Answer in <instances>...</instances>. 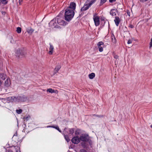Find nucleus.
<instances>
[{"label":"nucleus","instance_id":"f257e3e1","mask_svg":"<svg viewBox=\"0 0 152 152\" xmlns=\"http://www.w3.org/2000/svg\"><path fill=\"white\" fill-rule=\"evenodd\" d=\"M9 99L12 102H24L28 100L27 96L25 95H21L18 96H11L9 97Z\"/></svg>","mask_w":152,"mask_h":152},{"label":"nucleus","instance_id":"f03ea898","mask_svg":"<svg viewBox=\"0 0 152 152\" xmlns=\"http://www.w3.org/2000/svg\"><path fill=\"white\" fill-rule=\"evenodd\" d=\"M75 15L74 11L70 8H67L65 10L64 18L67 21H70L73 17Z\"/></svg>","mask_w":152,"mask_h":152},{"label":"nucleus","instance_id":"7ed1b4c3","mask_svg":"<svg viewBox=\"0 0 152 152\" xmlns=\"http://www.w3.org/2000/svg\"><path fill=\"white\" fill-rule=\"evenodd\" d=\"M56 19L57 21V23L60 25L65 26L66 25V22L63 20V16L61 12L56 17Z\"/></svg>","mask_w":152,"mask_h":152},{"label":"nucleus","instance_id":"20e7f679","mask_svg":"<svg viewBox=\"0 0 152 152\" xmlns=\"http://www.w3.org/2000/svg\"><path fill=\"white\" fill-rule=\"evenodd\" d=\"M93 20L95 26H99L100 24L99 17L97 16L96 14H94L93 16Z\"/></svg>","mask_w":152,"mask_h":152},{"label":"nucleus","instance_id":"39448f33","mask_svg":"<svg viewBox=\"0 0 152 152\" xmlns=\"http://www.w3.org/2000/svg\"><path fill=\"white\" fill-rule=\"evenodd\" d=\"M56 20V18L51 20L49 24V27L52 28H58L59 26L57 25Z\"/></svg>","mask_w":152,"mask_h":152},{"label":"nucleus","instance_id":"423d86ee","mask_svg":"<svg viewBox=\"0 0 152 152\" xmlns=\"http://www.w3.org/2000/svg\"><path fill=\"white\" fill-rule=\"evenodd\" d=\"M11 82L9 78H7L5 81L4 83V88L6 89H8L10 87Z\"/></svg>","mask_w":152,"mask_h":152},{"label":"nucleus","instance_id":"0eeeda50","mask_svg":"<svg viewBox=\"0 0 152 152\" xmlns=\"http://www.w3.org/2000/svg\"><path fill=\"white\" fill-rule=\"evenodd\" d=\"M90 7L88 4V3L86 2L85 3L83 7L81 9L80 11L82 12H83L88 10ZM83 15L82 12L80 14V15Z\"/></svg>","mask_w":152,"mask_h":152},{"label":"nucleus","instance_id":"6e6552de","mask_svg":"<svg viewBox=\"0 0 152 152\" xmlns=\"http://www.w3.org/2000/svg\"><path fill=\"white\" fill-rule=\"evenodd\" d=\"M16 54L19 57H22L25 55V53L20 49H18L16 52Z\"/></svg>","mask_w":152,"mask_h":152},{"label":"nucleus","instance_id":"1a4fd4ad","mask_svg":"<svg viewBox=\"0 0 152 152\" xmlns=\"http://www.w3.org/2000/svg\"><path fill=\"white\" fill-rule=\"evenodd\" d=\"M71 141L72 143L75 144H77L80 141V138L78 136H76L75 137H74L72 139Z\"/></svg>","mask_w":152,"mask_h":152},{"label":"nucleus","instance_id":"9d476101","mask_svg":"<svg viewBox=\"0 0 152 152\" xmlns=\"http://www.w3.org/2000/svg\"><path fill=\"white\" fill-rule=\"evenodd\" d=\"M80 140L83 141H87L88 140V135L85 134H82L79 138Z\"/></svg>","mask_w":152,"mask_h":152},{"label":"nucleus","instance_id":"9b49d317","mask_svg":"<svg viewBox=\"0 0 152 152\" xmlns=\"http://www.w3.org/2000/svg\"><path fill=\"white\" fill-rule=\"evenodd\" d=\"M104 46V43L102 42H99L97 44V46L99 49V50L100 52L103 51V46Z\"/></svg>","mask_w":152,"mask_h":152},{"label":"nucleus","instance_id":"f8f14e48","mask_svg":"<svg viewBox=\"0 0 152 152\" xmlns=\"http://www.w3.org/2000/svg\"><path fill=\"white\" fill-rule=\"evenodd\" d=\"M49 45H50V47L49 49L48 53L49 54L51 55H52L53 53L54 50V47L51 43H50Z\"/></svg>","mask_w":152,"mask_h":152},{"label":"nucleus","instance_id":"ddd939ff","mask_svg":"<svg viewBox=\"0 0 152 152\" xmlns=\"http://www.w3.org/2000/svg\"><path fill=\"white\" fill-rule=\"evenodd\" d=\"M76 4L74 2H72L70 3L69 7L68 8H70V9L72 10H73V11H74L76 8Z\"/></svg>","mask_w":152,"mask_h":152},{"label":"nucleus","instance_id":"4468645a","mask_svg":"<svg viewBox=\"0 0 152 152\" xmlns=\"http://www.w3.org/2000/svg\"><path fill=\"white\" fill-rule=\"evenodd\" d=\"M117 10L115 9H112L110 12V14L113 16H115L116 15Z\"/></svg>","mask_w":152,"mask_h":152},{"label":"nucleus","instance_id":"2eb2a0df","mask_svg":"<svg viewBox=\"0 0 152 152\" xmlns=\"http://www.w3.org/2000/svg\"><path fill=\"white\" fill-rule=\"evenodd\" d=\"M7 76L6 74L3 73H0V79L3 80H5Z\"/></svg>","mask_w":152,"mask_h":152},{"label":"nucleus","instance_id":"dca6fc26","mask_svg":"<svg viewBox=\"0 0 152 152\" xmlns=\"http://www.w3.org/2000/svg\"><path fill=\"white\" fill-rule=\"evenodd\" d=\"M115 24L117 26L118 25V24L120 22V19L118 17L116 16L115 19L114 20Z\"/></svg>","mask_w":152,"mask_h":152},{"label":"nucleus","instance_id":"f3484780","mask_svg":"<svg viewBox=\"0 0 152 152\" xmlns=\"http://www.w3.org/2000/svg\"><path fill=\"white\" fill-rule=\"evenodd\" d=\"M66 132L69 134H73L74 132V129H67Z\"/></svg>","mask_w":152,"mask_h":152},{"label":"nucleus","instance_id":"a211bd4d","mask_svg":"<svg viewBox=\"0 0 152 152\" xmlns=\"http://www.w3.org/2000/svg\"><path fill=\"white\" fill-rule=\"evenodd\" d=\"M61 68V66L60 65H57L54 70V72L55 73H57L59 70Z\"/></svg>","mask_w":152,"mask_h":152},{"label":"nucleus","instance_id":"6ab92c4d","mask_svg":"<svg viewBox=\"0 0 152 152\" xmlns=\"http://www.w3.org/2000/svg\"><path fill=\"white\" fill-rule=\"evenodd\" d=\"M11 149L9 150L8 152H14L15 150H16L17 148L19 149V148L17 146H12L11 147Z\"/></svg>","mask_w":152,"mask_h":152},{"label":"nucleus","instance_id":"aec40b11","mask_svg":"<svg viewBox=\"0 0 152 152\" xmlns=\"http://www.w3.org/2000/svg\"><path fill=\"white\" fill-rule=\"evenodd\" d=\"M111 37L113 42L114 43H116V39L113 34H112Z\"/></svg>","mask_w":152,"mask_h":152},{"label":"nucleus","instance_id":"412c9836","mask_svg":"<svg viewBox=\"0 0 152 152\" xmlns=\"http://www.w3.org/2000/svg\"><path fill=\"white\" fill-rule=\"evenodd\" d=\"M26 31L28 34H31L33 32L34 30L30 28L27 29Z\"/></svg>","mask_w":152,"mask_h":152},{"label":"nucleus","instance_id":"4be33fe9","mask_svg":"<svg viewBox=\"0 0 152 152\" xmlns=\"http://www.w3.org/2000/svg\"><path fill=\"white\" fill-rule=\"evenodd\" d=\"M47 92L52 94L56 93L55 90L50 88L47 89Z\"/></svg>","mask_w":152,"mask_h":152},{"label":"nucleus","instance_id":"5701e85b","mask_svg":"<svg viewBox=\"0 0 152 152\" xmlns=\"http://www.w3.org/2000/svg\"><path fill=\"white\" fill-rule=\"evenodd\" d=\"M88 76L90 79H93L95 76V74L94 73H92L89 75Z\"/></svg>","mask_w":152,"mask_h":152},{"label":"nucleus","instance_id":"b1692460","mask_svg":"<svg viewBox=\"0 0 152 152\" xmlns=\"http://www.w3.org/2000/svg\"><path fill=\"white\" fill-rule=\"evenodd\" d=\"M96 0H91L88 4L89 6L91 7L92 4H94L96 1Z\"/></svg>","mask_w":152,"mask_h":152},{"label":"nucleus","instance_id":"393cba45","mask_svg":"<svg viewBox=\"0 0 152 152\" xmlns=\"http://www.w3.org/2000/svg\"><path fill=\"white\" fill-rule=\"evenodd\" d=\"M30 116L28 115L27 116H25L23 118V119L24 120V121H25V120L27 121L29 120L30 119Z\"/></svg>","mask_w":152,"mask_h":152},{"label":"nucleus","instance_id":"a878e982","mask_svg":"<svg viewBox=\"0 0 152 152\" xmlns=\"http://www.w3.org/2000/svg\"><path fill=\"white\" fill-rule=\"evenodd\" d=\"M64 137L66 140L67 141V142H68L70 141V139L69 138V137L67 135H64Z\"/></svg>","mask_w":152,"mask_h":152},{"label":"nucleus","instance_id":"bb28decb","mask_svg":"<svg viewBox=\"0 0 152 152\" xmlns=\"http://www.w3.org/2000/svg\"><path fill=\"white\" fill-rule=\"evenodd\" d=\"M17 31L18 33H20L21 31V28L19 27H18L17 28Z\"/></svg>","mask_w":152,"mask_h":152},{"label":"nucleus","instance_id":"cd10ccee","mask_svg":"<svg viewBox=\"0 0 152 152\" xmlns=\"http://www.w3.org/2000/svg\"><path fill=\"white\" fill-rule=\"evenodd\" d=\"M16 112L18 114H20L22 113V110L21 109H20L19 110H16Z\"/></svg>","mask_w":152,"mask_h":152},{"label":"nucleus","instance_id":"c85d7f7f","mask_svg":"<svg viewBox=\"0 0 152 152\" xmlns=\"http://www.w3.org/2000/svg\"><path fill=\"white\" fill-rule=\"evenodd\" d=\"M53 128H55V129L57 130L59 132H60L61 133L62 132L61 131L60 129L59 128L58 126H54V127H53Z\"/></svg>","mask_w":152,"mask_h":152},{"label":"nucleus","instance_id":"c756f323","mask_svg":"<svg viewBox=\"0 0 152 152\" xmlns=\"http://www.w3.org/2000/svg\"><path fill=\"white\" fill-rule=\"evenodd\" d=\"M107 1V0H101L100 5L101 6L105 3Z\"/></svg>","mask_w":152,"mask_h":152},{"label":"nucleus","instance_id":"7c9ffc66","mask_svg":"<svg viewBox=\"0 0 152 152\" xmlns=\"http://www.w3.org/2000/svg\"><path fill=\"white\" fill-rule=\"evenodd\" d=\"M80 133V130L79 129H77L75 132V134L76 135H79Z\"/></svg>","mask_w":152,"mask_h":152},{"label":"nucleus","instance_id":"2f4dec72","mask_svg":"<svg viewBox=\"0 0 152 152\" xmlns=\"http://www.w3.org/2000/svg\"><path fill=\"white\" fill-rule=\"evenodd\" d=\"M129 27H130L131 28H134V26L132 25V24H129Z\"/></svg>","mask_w":152,"mask_h":152},{"label":"nucleus","instance_id":"473e14b6","mask_svg":"<svg viewBox=\"0 0 152 152\" xmlns=\"http://www.w3.org/2000/svg\"><path fill=\"white\" fill-rule=\"evenodd\" d=\"M80 152H87V151L85 149H82L80 150Z\"/></svg>","mask_w":152,"mask_h":152},{"label":"nucleus","instance_id":"72a5a7b5","mask_svg":"<svg viewBox=\"0 0 152 152\" xmlns=\"http://www.w3.org/2000/svg\"><path fill=\"white\" fill-rule=\"evenodd\" d=\"M132 43V41L130 40H129L127 42L128 44H130Z\"/></svg>","mask_w":152,"mask_h":152},{"label":"nucleus","instance_id":"f704fd0d","mask_svg":"<svg viewBox=\"0 0 152 152\" xmlns=\"http://www.w3.org/2000/svg\"><path fill=\"white\" fill-rule=\"evenodd\" d=\"M116 0H109V1L110 3H112L113 2H115Z\"/></svg>","mask_w":152,"mask_h":152},{"label":"nucleus","instance_id":"c9c22d12","mask_svg":"<svg viewBox=\"0 0 152 152\" xmlns=\"http://www.w3.org/2000/svg\"><path fill=\"white\" fill-rule=\"evenodd\" d=\"M114 58H115V59H117L118 58V56H117V55H115L114 56Z\"/></svg>","mask_w":152,"mask_h":152},{"label":"nucleus","instance_id":"e433bc0d","mask_svg":"<svg viewBox=\"0 0 152 152\" xmlns=\"http://www.w3.org/2000/svg\"><path fill=\"white\" fill-rule=\"evenodd\" d=\"M148 0H139V1H140V2H145L146 1H147Z\"/></svg>","mask_w":152,"mask_h":152},{"label":"nucleus","instance_id":"4c0bfd02","mask_svg":"<svg viewBox=\"0 0 152 152\" xmlns=\"http://www.w3.org/2000/svg\"><path fill=\"white\" fill-rule=\"evenodd\" d=\"M47 128H49V127H51V128H53L54 127V126H47Z\"/></svg>","mask_w":152,"mask_h":152},{"label":"nucleus","instance_id":"58836bf2","mask_svg":"<svg viewBox=\"0 0 152 152\" xmlns=\"http://www.w3.org/2000/svg\"><path fill=\"white\" fill-rule=\"evenodd\" d=\"M150 48H151L152 47V43L151 42H150Z\"/></svg>","mask_w":152,"mask_h":152},{"label":"nucleus","instance_id":"ea45409f","mask_svg":"<svg viewBox=\"0 0 152 152\" xmlns=\"http://www.w3.org/2000/svg\"><path fill=\"white\" fill-rule=\"evenodd\" d=\"M15 152H20V150H18V149Z\"/></svg>","mask_w":152,"mask_h":152},{"label":"nucleus","instance_id":"a19ab883","mask_svg":"<svg viewBox=\"0 0 152 152\" xmlns=\"http://www.w3.org/2000/svg\"><path fill=\"white\" fill-rule=\"evenodd\" d=\"M3 3H4V2H3ZM7 1H5V2L4 3V4H7Z\"/></svg>","mask_w":152,"mask_h":152},{"label":"nucleus","instance_id":"79ce46f5","mask_svg":"<svg viewBox=\"0 0 152 152\" xmlns=\"http://www.w3.org/2000/svg\"><path fill=\"white\" fill-rule=\"evenodd\" d=\"M1 81L0 80V86H1Z\"/></svg>","mask_w":152,"mask_h":152},{"label":"nucleus","instance_id":"37998d69","mask_svg":"<svg viewBox=\"0 0 152 152\" xmlns=\"http://www.w3.org/2000/svg\"><path fill=\"white\" fill-rule=\"evenodd\" d=\"M150 42H151V43H152V38L151 39Z\"/></svg>","mask_w":152,"mask_h":152},{"label":"nucleus","instance_id":"c03bdc74","mask_svg":"<svg viewBox=\"0 0 152 152\" xmlns=\"http://www.w3.org/2000/svg\"><path fill=\"white\" fill-rule=\"evenodd\" d=\"M150 127H151V128H152V124L151 125V126H150Z\"/></svg>","mask_w":152,"mask_h":152},{"label":"nucleus","instance_id":"a18cd8bd","mask_svg":"<svg viewBox=\"0 0 152 152\" xmlns=\"http://www.w3.org/2000/svg\"><path fill=\"white\" fill-rule=\"evenodd\" d=\"M127 14H128V15L129 16H130V15H129V13L128 12H127Z\"/></svg>","mask_w":152,"mask_h":152},{"label":"nucleus","instance_id":"49530a36","mask_svg":"<svg viewBox=\"0 0 152 152\" xmlns=\"http://www.w3.org/2000/svg\"><path fill=\"white\" fill-rule=\"evenodd\" d=\"M127 14H128V15L129 16H130V15H129V13L128 12H127Z\"/></svg>","mask_w":152,"mask_h":152}]
</instances>
